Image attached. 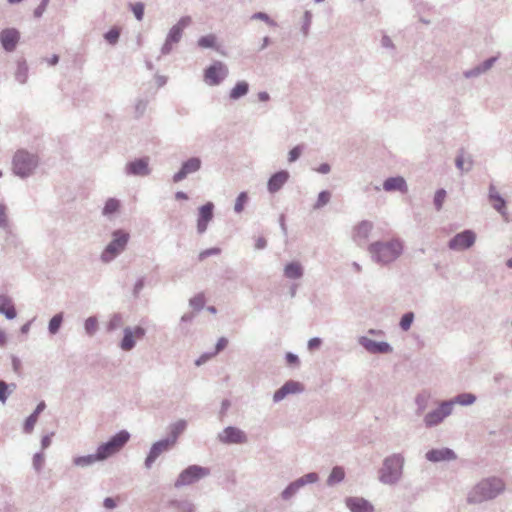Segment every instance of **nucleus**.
<instances>
[{"instance_id": "11", "label": "nucleus", "mask_w": 512, "mask_h": 512, "mask_svg": "<svg viewBox=\"0 0 512 512\" xmlns=\"http://www.w3.org/2000/svg\"><path fill=\"white\" fill-rule=\"evenodd\" d=\"M451 402L442 401L439 406L428 412L423 419L426 427H434L440 424L446 417L452 414Z\"/></svg>"}, {"instance_id": "27", "label": "nucleus", "mask_w": 512, "mask_h": 512, "mask_svg": "<svg viewBox=\"0 0 512 512\" xmlns=\"http://www.w3.org/2000/svg\"><path fill=\"white\" fill-rule=\"evenodd\" d=\"M14 78L21 85H25L28 82L29 67L26 59L23 57H20L16 60V70L14 72Z\"/></svg>"}, {"instance_id": "37", "label": "nucleus", "mask_w": 512, "mask_h": 512, "mask_svg": "<svg viewBox=\"0 0 512 512\" xmlns=\"http://www.w3.org/2000/svg\"><path fill=\"white\" fill-rule=\"evenodd\" d=\"M100 461L96 452L94 454H88L84 456H77L73 459V464L78 467H88L93 465L94 463Z\"/></svg>"}, {"instance_id": "59", "label": "nucleus", "mask_w": 512, "mask_h": 512, "mask_svg": "<svg viewBox=\"0 0 512 512\" xmlns=\"http://www.w3.org/2000/svg\"><path fill=\"white\" fill-rule=\"evenodd\" d=\"M44 465V454L37 452L33 455V468L35 471L40 472Z\"/></svg>"}, {"instance_id": "41", "label": "nucleus", "mask_w": 512, "mask_h": 512, "mask_svg": "<svg viewBox=\"0 0 512 512\" xmlns=\"http://www.w3.org/2000/svg\"><path fill=\"white\" fill-rule=\"evenodd\" d=\"M120 209V201L116 198H108L105 202V205L102 209V215L109 217Z\"/></svg>"}, {"instance_id": "36", "label": "nucleus", "mask_w": 512, "mask_h": 512, "mask_svg": "<svg viewBox=\"0 0 512 512\" xmlns=\"http://www.w3.org/2000/svg\"><path fill=\"white\" fill-rule=\"evenodd\" d=\"M345 472L344 469L340 466H335L331 470L328 479H327V485L328 486H334L344 480Z\"/></svg>"}, {"instance_id": "64", "label": "nucleus", "mask_w": 512, "mask_h": 512, "mask_svg": "<svg viewBox=\"0 0 512 512\" xmlns=\"http://www.w3.org/2000/svg\"><path fill=\"white\" fill-rule=\"evenodd\" d=\"M322 342L323 341L320 337H313L308 340L307 348L310 351L316 350V349L320 348V346L322 345Z\"/></svg>"}, {"instance_id": "52", "label": "nucleus", "mask_w": 512, "mask_h": 512, "mask_svg": "<svg viewBox=\"0 0 512 512\" xmlns=\"http://www.w3.org/2000/svg\"><path fill=\"white\" fill-rule=\"evenodd\" d=\"M299 489L294 486L293 482L289 483L287 487L281 492V498L284 501H289L292 499L297 493Z\"/></svg>"}, {"instance_id": "56", "label": "nucleus", "mask_w": 512, "mask_h": 512, "mask_svg": "<svg viewBox=\"0 0 512 512\" xmlns=\"http://www.w3.org/2000/svg\"><path fill=\"white\" fill-rule=\"evenodd\" d=\"M9 227V220L7 216V207L4 203H0V228L7 229Z\"/></svg>"}, {"instance_id": "15", "label": "nucleus", "mask_w": 512, "mask_h": 512, "mask_svg": "<svg viewBox=\"0 0 512 512\" xmlns=\"http://www.w3.org/2000/svg\"><path fill=\"white\" fill-rule=\"evenodd\" d=\"M125 173L128 176L140 177L150 175L149 159L147 157H141L129 161L125 166Z\"/></svg>"}, {"instance_id": "32", "label": "nucleus", "mask_w": 512, "mask_h": 512, "mask_svg": "<svg viewBox=\"0 0 512 512\" xmlns=\"http://www.w3.org/2000/svg\"><path fill=\"white\" fill-rule=\"evenodd\" d=\"M167 507L178 512H194L195 505L188 500L171 499L167 502Z\"/></svg>"}, {"instance_id": "16", "label": "nucleus", "mask_w": 512, "mask_h": 512, "mask_svg": "<svg viewBox=\"0 0 512 512\" xmlns=\"http://www.w3.org/2000/svg\"><path fill=\"white\" fill-rule=\"evenodd\" d=\"M173 448L171 444H169L168 440L160 439L152 444L150 450L145 458L144 466L147 469H150L152 465L155 463L157 458L164 452H168Z\"/></svg>"}, {"instance_id": "50", "label": "nucleus", "mask_w": 512, "mask_h": 512, "mask_svg": "<svg viewBox=\"0 0 512 512\" xmlns=\"http://www.w3.org/2000/svg\"><path fill=\"white\" fill-rule=\"evenodd\" d=\"M446 195V190L443 188H440L435 192L433 203L437 211H440L442 209Z\"/></svg>"}, {"instance_id": "13", "label": "nucleus", "mask_w": 512, "mask_h": 512, "mask_svg": "<svg viewBox=\"0 0 512 512\" xmlns=\"http://www.w3.org/2000/svg\"><path fill=\"white\" fill-rule=\"evenodd\" d=\"M357 341L370 354H389L393 351L392 346L386 341H375L367 336H360Z\"/></svg>"}, {"instance_id": "9", "label": "nucleus", "mask_w": 512, "mask_h": 512, "mask_svg": "<svg viewBox=\"0 0 512 512\" xmlns=\"http://www.w3.org/2000/svg\"><path fill=\"white\" fill-rule=\"evenodd\" d=\"M228 74L227 65L216 60L204 69L203 78L209 86H218L227 78Z\"/></svg>"}, {"instance_id": "40", "label": "nucleus", "mask_w": 512, "mask_h": 512, "mask_svg": "<svg viewBox=\"0 0 512 512\" xmlns=\"http://www.w3.org/2000/svg\"><path fill=\"white\" fill-rule=\"evenodd\" d=\"M318 479H319V476L316 472H310L292 482H293L294 486L300 490L307 484H313V483L317 482Z\"/></svg>"}, {"instance_id": "63", "label": "nucleus", "mask_w": 512, "mask_h": 512, "mask_svg": "<svg viewBox=\"0 0 512 512\" xmlns=\"http://www.w3.org/2000/svg\"><path fill=\"white\" fill-rule=\"evenodd\" d=\"M228 345V339L226 337H220L215 345V350L213 351L214 355H217L222 350H224Z\"/></svg>"}, {"instance_id": "57", "label": "nucleus", "mask_w": 512, "mask_h": 512, "mask_svg": "<svg viewBox=\"0 0 512 512\" xmlns=\"http://www.w3.org/2000/svg\"><path fill=\"white\" fill-rule=\"evenodd\" d=\"M148 106V101L144 99L137 100L135 104V117L140 118L144 115Z\"/></svg>"}, {"instance_id": "29", "label": "nucleus", "mask_w": 512, "mask_h": 512, "mask_svg": "<svg viewBox=\"0 0 512 512\" xmlns=\"http://www.w3.org/2000/svg\"><path fill=\"white\" fill-rule=\"evenodd\" d=\"M303 275V266L297 261L289 262L284 267V276L288 279H300Z\"/></svg>"}, {"instance_id": "49", "label": "nucleus", "mask_w": 512, "mask_h": 512, "mask_svg": "<svg viewBox=\"0 0 512 512\" xmlns=\"http://www.w3.org/2000/svg\"><path fill=\"white\" fill-rule=\"evenodd\" d=\"M304 144H298L296 146H294L289 152H288V159L287 161L289 163H294L296 162L300 156L302 155L303 151H304Z\"/></svg>"}, {"instance_id": "4", "label": "nucleus", "mask_w": 512, "mask_h": 512, "mask_svg": "<svg viewBox=\"0 0 512 512\" xmlns=\"http://www.w3.org/2000/svg\"><path fill=\"white\" fill-rule=\"evenodd\" d=\"M130 239V234L123 229H116L112 232V239L100 255L103 263H110L125 251Z\"/></svg>"}, {"instance_id": "3", "label": "nucleus", "mask_w": 512, "mask_h": 512, "mask_svg": "<svg viewBox=\"0 0 512 512\" xmlns=\"http://www.w3.org/2000/svg\"><path fill=\"white\" fill-rule=\"evenodd\" d=\"M405 458L401 453H394L383 460L382 467L378 471V479L382 484L395 485L403 475Z\"/></svg>"}, {"instance_id": "42", "label": "nucleus", "mask_w": 512, "mask_h": 512, "mask_svg": "<svg viewBox=\"0 0 512 512\" xmlns=\"http://www.w3.org/2000/svg\"><path fill=\"white\" fill-rule=\"evenodd\" d=\"M429 394L421 392L415 397L416 414L421 415L428 407Z\"/></svg>"}, {"instance_id": "38", "label": "nucleus", "mask_w": 512, "mask_h": 512, "mask_svg": "<svg viewBox=\"0 0 512 512\" xmlns=\"http://www.w3.org/2000/svg\"><path fill=\"white\" fill-rule=\"evenodd\" d=\"M17 386L15 383H7L4 380H0V402L5 404L9 396L16 390Z\"/></svg>"}, {"instance_id": "35", "label": "nucleus", "mask_w": 512, "mask_h": 512, "mask_svg": "<svg viewBox=\"0 0 512 512\" xmlns=\"http://www.w3.org/2000/svg\"><path fill=\"white\" fill-rule=\"evenodd\" d=\"M373 229V224L370 221L363 220L355 228V237L358 239L366 240Z\"/></svg>"}, {"instance_id": "51", "label": "nucleus", "mask_w": 512, "mask_h": 512, "mask_svg": "<svg viewBox=\"0 0 512 512\" xmlns=\"http://www.w3.org/2000/svg\"><path fill=\"white\" fill-rule=\"evenodd\" d=\"M189 305L196 311H201L205 305V297L203 294H197L189 300Z\"/></svg>"}, {"instance_id": "17", "label": "nucleus", "mask_w": 512, "mask_h": 512, "mask_svg": "<svg viewBox=\"0 0 512 512\" xmlns=\"http://www.w3.org/2000/svg\"><path fill=\"white\" fill-rule=\"evenodd\" d=\"M303 391L304 385L302 383L295 380H288L274 392L273 402L278 403L290 394L302 393Z\"/></svg>"}, {"instance_id": "31", "label": "nucleus", "mask_w": 512, "mask_h": 512, "mask_svg": "<svg viewBox=\"0 0 512 512\" xmlns=\"http://www.w3.org/2000/svg\"><path fill=\"white\" fill-rule=\"evenodd\" d=\"M476 399H477V397L473 393L463 392V393H460V394L456 395L455 397H453L452 399H449L447 401L451 402V408L453 409L455 404H459V405H462V406L472 405V404H474L476 402Z\"/></svg>"}, {"instance_id": "62", "label": "nucleus", "mask_w": 512, "mask_h": 512, "mask_svg": "<svg viewBox=\"0 0 512 512\" xmlns=\"http://www.w3.org/2000/svg\"><path fill=\"white\" fill-rule=\"evenodd\" d=\"M455 165L459 170L466 172L470 171L472 168V162H470L467 167H464V156L462 152L459 155H457L455 159Z\"/></svg>"}, {"instance_id": "45", "label": "nucleus", "mask_w": 512, "mask_h": 512, "mask_svg": "<svg viewBox=\"0 0 512 512\" xmlns=\"http://www.w3.org/2000/svg\"><path fill=\"white\" fill-rule=\"evenodd\" d=\"M331 193L328 190H323L318 194L317 201L315 202L313 208L318 210L325 205H327L330 201Z\"/></svg>"}, {"instance_id": "30", "label": "nucleus", "mask_w": 512, "mask_h": 512, "mask_svg": "<svg viewBox=\"0 0 512 512\" xmlns=\"http://www.w3.org/2000/svg\"><path fill=\"white\" fill-rule=\"evenodd\" d=\"M250 85L247 81H238L235 86L229 92V99L237 101L245 97L249 93Z\"/></svg>"}, {"instance_id": "39", "label": "nucleus", "mask_w": 512, "mask_h": 512, "mask_svg": "<svg viewBox=\"0 0 512 512\" xmlns=\"http://www.w3.org/2000/svg\"><path fill=\"white\" fill-rule=\"evenodd\" d=\"M64 320V314L63 312H59L55 314L48 323V332L50 335H56L63 323Z\"/></svg>"}, {"instance_id": "21", "label": "nucleus", "mask_w": 512, "mask_h": 512, "mask_svg": "<svg viewBox=\"0 0 512 512\" xmlns=\"http://www.w3.org/2000/svg\"><path fill=\"white\" fill-rule=\"evenodd\" d=\"M488 200L492 207L502 216L508 215L507 202L504 197L497 191L494 184H490L488 192Z\"/></svg>"}, {"instance_id": "18", "label": "nucleus", "mask_w": 512, "mask_h": 512, "mask_svg": "<svg viewBox=\"0 0 512 512\" xmlns=\"http://www.w3.org/2000/svg\"><path fill=\"white\" fill-rule=\"evenodd\" d=\"M19 40L20 32L16 28H5L0 31V44L6 52H13Z\"/></svg>"}, {"instance_id": "44", "label": "nucleus", "mask_w": 512, "mask_h": 512, "mask_svg": "<svg viewBox=\"0 0 512 512\" xmlns=\"http://www.w3.org/2000/svg\"><path fill=\"white\" fill-rule=\"evenodd\" d=\"M84 330L88 336H94L98 330V319L96 316H90L84 321Z\"/></svg>"}, {"instance_id": "46", "label": "nucleus", "mask_w": 512, "mask_h": 512, "mask_svg": "<svg viewBox=\"0 0 512 512\" xmlns=\"http://www.w3.org/2000/svg\"><path fill=\"white\" fill-rule=\"evenodd\" d=\"M414 317V313L411 311L404 313L400 319L399 327L403 331H408L414 321Z\"/></svg>"}, {"instance_id": "61", "label": "nucleus", "mask_w": 512, "mask_h": 512, "mask_svg": "<svg viewBox=\"0 0 512 512\" xmlns=\"http://www.w3.org/2000/svg\"><path fill=\"white\" fill-rule=\"evenodd\" d=\"M497 60H498L497 56H492V57L487 58L483 62H481L479 64V66L481 67L482 71L484 73H486L488 70H490L493 67V65L496 63Z\"/></svg>"}, {"instance_id": "22", "label": "nucleus", "mask_w": 512, "mask_h": 512, "mask_svg": "<svg viewBox=\"0 0 512 512\" xmlns=\"http://www.w3.org/2000/svg\"><path fill=\"white\" fill-rule=\"evenodd\" d=\"M425 458L430 462L438 463L441 461L455 460L457 458V455L452 449L444 447L441 449H431L427 451L425 454Z\"/></svg>"}, {"instance_id": "7", "label": "nucleus", "mask_w": 512, "mask_h": 512, "mask_svg": "<svg viewBox=\"0 0 512 512\" xmlns=\"http://www.w3.org/2000/svg\"><path fill=\"white\" fill-rule=\"evenodd\" d=\"M210 475L208 467L200 466L197 464L189 465L182 470L175 480V488H181L197 483L201 479Z\"/></svg>"}, {"instance_id": "19", "label": "nucleus", "mask_w": 512, "mask_h": 512, "mask_svg": "<svg viewBox=\"0 0 512 512\" xmlns=\"http://www.w3.org/2000/svg\"><path fill=\"white\" fill-rule=\"evenodd\" d=\"M214 207L212 202H207L199 207L197 217V232L199 234L206 232L209 222L214 217Z\"/></svg>"}, {"instance_id": "60", "label": "nucleus", "mask_w": 512, "mask_h": 512, "mask_svg": "<svg viewBox=\"0 0 512 512\" xmlns=\"http://www.w3.org/2000/svg\"><path fill=\"white\" fill-rule=\"evenodd\" d=\"M482 74H484V72L482 71V69L479 66V64L476 65L475 67H473L471 69H468V70H465L463 72L464 77L467 78V79L476 78V77H479Z\"/></svg>"}, {"instance_id": "24", "label": "nucleus", "mask_w": 512, "mask_h": 512, "mask_svg": "<svg viewBox=\"0 0 512 512\" xmlns=\"http://www.w3.org/2000/svg\"><path fill=\"white\" fill-rule=\"evenodd\" d=\"M187 422L184 419H180L168 427V435L165 440L169 441L173 447L176 445L179 436L186 430Z\"/></svg>"}, {"instance_id": "10", "label": "nucleus", "mask_w": 512, "mask_h": 512, "mask_svg": "<svg viewBox=\"0 0 512 512\" xmlns=\"http://www.w3.org/2000/svg\"><path fill=\"white\" fill-rule=\"evenodd\" d=\"M476 234L473 230L466 229L457 233L448 241V248L453 251H464L474 245Z\"/></svg>"}, {"instance_id": "2", "label": "nucleus", "mask_w": 512, "mask_h": 512, "mask_svg": "<svg viewBox=\"0 0 512 512\" xmlns=\"http://www.w3.org/2000/svg\"><path fill=\"white\" fill-rule=\"evenodd\" d=\"M367 250L373 262L385 266L397 260L404 251L403 241L393 238L388 241H375L368 245Z\"/></svg>"}, {"instance_id": "47", "label": "nucleus", "mask_w": 512, "mask_h": 512, "mask_svg": "<svg viewBox=\"0 0 512 512\" xmlns=\"http://www.w3.org/2000/svg\"><path fill=\"white\" fill-rule=\"evenodd\" d=\"M248 193L243 191L240 192L236 198L234 211L236 213H241L244 210L245 204L248 202Z\"/></svg>"}, {"instance_id": "33", "label": "nucleus", "mask_w": 512, "mask_h": 512, "mask_svg": "<svg viewBox=\"0 0 512 512\" xmlns=\"http://www.w3.org/2000/svg\"><path fill=\"white\" fill-rule=\"evenodd\" d=\"M136 345V341L132 332V328L126 327L123 330V338L119 343V347L123 351H131Z\"/></svg>"}, {"instance_id": "34", "label": "nucleus", "mask_w": 512, "mask_h": 512, "mask_svg": "<svg viewBox=\"0 0 512 512\" xmlns=\"http://www.w3.org/2000/svg\"><path fill=\"white\" fill-rule=\"evenodd\" d=\"M197 45L202 49H213L215 51L220 50V46L217 45V37L213 33L198 38Z\"/></svg>"}, {"instance_id": "28", "label": "nucleus", "mask_w": 512, "mask_h": 512, "mask_svg": "<svg viewBox=\"0 0 512 512\" xmlns=\"http://www.w3.org/2000/svg\"><path fill=\"white\" fill-rule=\"evenodd\" d=\"M0 314L4 315L8 320H12L17 316L12 299L5 294H0Z\"/></svg>"}, {"instance_id": "6", "label": "nucleus", "mask_w": 512, "mask_h": 512, "mask_svg": "<svg viewBox=\"0 0 512 512\" xmlns=\"http://www.w3.org/2000/svg\"><path fill=\"white\" fill-rule=\"evenodd\" d=\"M129 439L130 433L127 430H120L97 447L96 454L98 459L104 461L115 455L128 443Z\"/></svg>"}, {"instance_id": "25", "label": "nucleus", "mask_w": 512, "mask_h": 512, "mask_svg": "<svg viewBox=\"0 0 512 512\" xmlns=\"http://www.w3.org/2000/svg\"><path fill=\"white\" fill-rule=\"evenodd\" d=\"M46 403L40 401L34 411L25 419L23 424V433L30 434L34 430L35 424L38 421L39 415L45 410Z\"/></svg>"}, {"instance_id": "1", "label": "nucleus", "mask_w": 512, "mask_h": 512, "mask_svg": "<svg viewBox=\"0 0 512 512\" xmlns=\"http://www.w3.org/2000/svg\"><path fill=\"white\" fill-rule=\"evenodd\" d=\"M505 482L497 476L480 480L468 493L467 502L472 505L482 504L496 499L505 491Z\"/></svg>"}, {"instance_id": "48", "label": "nucleus", "mask_w": 512, "mask_h": 512, "mask_svg": "<svg viewBox=\"0 0 512 512\" xmlns=\"http://www.w3.org/2000/svg\"><path fill=\"white\" fill-rule=\"evenodd\" d=\"M120 38V29L118 27H112L104 34V39L111 45L117 44Z\"/></svg>"}, {"instance_id": "20", "label": "nucleus", "mask_w": 512, "mask_h": 512, "mask_svg": "<svg viewBox=\"0 0 512 512\" xmlns=\"http://www.w3.org/2000/svg\"><path fill=\"white\" fill-rule=\"evenodd\" d=\"M290 173L287 170H279L273 173L267 181V190L271 194L280 191L283 186L288 182Z\"/></svg>"}, {"instance_id": "14", "label": "nucleus", "mask_w": 512, "mask_h": 512, "mask_svg": "<svg viewBox=\"0 0 512 512\" xmlns=\"http://www.w3.org/2000/svg\"><path fill=\"white\" fill-rule=\"evenodd\" d=\"M218 439L224 444H243L247 442V435L240 428L228 426L218 434Z\"/></svg>"}, {"instance_id": "5", "label": "nucleus", "mask_w": 512, "mask_h": 512, "mask_svg": "<svg viewBox=\"0 0 512 512\" xmlns=\"http://www.w3.org/2000/svg\"><path fill=\"white\" fill-rule=\"evenodd\" d=\"M37 165L38 157L24 149L17 150L12 159V171L22 179L31 176Z\"/></svg>"}, {"instance_id": "12", "label": "nucleus", "mask_w": 512, "mask_h": 512, "mask_svg": "<svg viewBox=\"0 0 512 512\" xmlns=\"http://www.w3.org/2000/svg\"><path fill=\"white\" fill-rule=\"evenodd\" d=\"M202 167V160L200 157L194 156L183 161L180 169L173 175L172 180L178 183L184 180L188 175L198 172Z\"/></svg>"}, {"instance_id": "54", "label": "nucleus", "mask_w": 512, "mask_h": 512, "mask_svg": "<svg viewBox=\"0 0 512 512\" xmlns=\"http://www.w3.org/2000/svg\"><path fill=\"white\" fill-rule=\"evenodd\" d=\"M130 9L138 21H141L143 19L145 6L142 2L130 4Z\"/></svg>"}, {"instance_id": "55", "label": "nucleus", "mask_w": 512, "mask_h": 512, "mask_svg": "<svg viewBox=\"0 0 512 512\" xmlns=\"http://www.w3.org/2000/svg\"><path fill=\"white\" fill-rule=\"evenodd\" d=\"M312 23V14L310 11H305L303 15L302 25H301V31L304 36H307L309 34V29Z\"/></svg>"}, {"instance_id": "43", "label": "nucleus", "mask_w": 512, "mask_h": 512, "mask_svg": "<svg viewBox=\"0 0 512 512\" xmlns=\"http://www.w3.org/2000/svg\"><path fill=\"white\" fill-rule=\"evenodd\" d=\"M123 324V317L120 313H114L106 325L107 332H113L119 329Z\"/></svg>"}, {"instance_id": "26", "label": "nucleus", "mask_w": 512, "mask_h": 512, "mask_svg": "<svg viewBox=\"0 0 512 512\" xmlns=\"http://www.w3.org/2000/svg\"><path fill=\"white\" fill-rule=\"evenodd\" d=\"M383 189L387 192L400 191L406 193L408 187L406 180L402 176H395L384 180Z\"/></svg>"}, {"instance_id": "23", "label": "nucleus", "mask_w": 512, "mask_h": 512, "mask_svg": "<svg viewBox=\"0 0 512 512\" xmlns=\"http://www.w3.org/2000/svg\"><path fill=\"white\" fill-rule=\"evenodd\" d=\"M345 504L351 512H374V506L362 497H347Z\"/></svg>"}, {"instance_id": "53", "label": "nucleus", "mask_w": 512, "mask_h": 512, "mask_svg": "<svg viewBox=\"0 0 512 512\" xmlns=\"http://www.w3.org/2000/svg\"><path fill=\"white\" fill-rule=\"evenodd\" d=\"M253 20H261L268 24L270 27H276L277 23L265 12H256L251 16Z\"/></svg>"}, {"instance_id": "8", "label": "nucleus", "mask_w": 512, "mask_h": 512, "mask_svg": "<svg viewBox=\"0 0 512 512\" xmlns=\"http://www.w3.org/2000/svg\"><path fill=\"white\" fill-rule=\"evenodd\" d=\"M192 22V19L190 16H183L181 17L178 22L173 25L165 39L164 44L161 47V54L162 55H168L171 53L173 49V45L180 42L183 31L185 28H187Z\"/></svg>"}, {"instance_id": "58", "label": "nucleus", "mask_w": 512, "mask_h": 512, "mask_svg": "<svg viewBox=\"0 0 512 512\" xmlns=\"http://www.w3.org/2000/svg\"><path fill=\"white\" fill-rule=\"evenodd\" d=\"M220 253H221V249L218 247L208 248L199 253L198 259H199V261H203L207 257L219 255Z\"/></svg>"}]
</instances>
